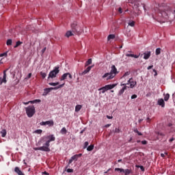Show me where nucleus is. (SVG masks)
I'll use <instances>...</instances> for the list:
<instances>
[{
	"label": "nucleus",
	"instance_id": "49530a36",
	"mask_svg": "<svg viewBox=\"0 0 175 175\" xmlns=\"http://www.w3.org/2000/svg\"><path fill=\"white\" fill-rule=\"evenodd\" d=\"M89 145V142H85V144H84V148L85 149Z\"/></svg>",
	"mask_w": 175,
	"mask_h": 175
},
{
	"label": "nucleus",
	"instance_id": "1a4fd4ad",
	"mask_svg": "<svg viewBox=\"0 0 175 175\" xmlns=\"http://www.w3.org/2000/svg\"><path fill=\"white\" fill-rule=\"evenodd\" d=\"M65 83L61 84L57 87L55 88H45L44 90L45 92L48 94H49L52 90H57L60 88H62L64 86Z\"/></svg>",
	"mask_w": 175,
	"mask_h": 175
},
{
	"label": "nucleus",
	"instance_id": "338daca9",
	"mask_svg": "<svg viewBox=\"0 0 175 175\" xmlns=\"http://www.w3.org/2000/svg\"><path fill=\"white\" fill-rule=\"evenodd\" d=\"M111 170V168H109L107 172H105V174H107L108 172Z\"/></svg>",
	"mask_w": 175,
	"mask_h": 175
},
{
	"label": "nucleus",
	"instance_id": "e2e57ef3",
	"mask_svg": "<svg viewBox=\"0 0 175 175\" xmlns=\"http://www.w3.org/2000/svg\"><path fill=\"white\" fill-rule=\"evenodd\" d=\"M48 94L46 93V92L44 90V92H43V96H46Z\"/></svg>",
	"mask_w": 175,
	"mask_h": 175
},
{
	"label": "nucleus",
	"instance_id": "a878e982",
	"mask_svg": "<svg viewBox=\"0 0 175 175\" xmlns=\"http://www.w3.org/2000/svg\"><path fill=\"white\" fill-rule=\"evenodd\" d=\"M1 137H5L6 136V134H7V131L5 129H3L1 131Z\"/></svg>",
	"mask_w": 175,
	"mask_h": 175
},
{
	"label": "nucleus",
	"instance_id": "bb28decb",
	"mask_svg": "<svg viewBox=\"0 0 175 175\" xmlns=\"http://www.w3.org/2000/svg\"><path fill=\"white\" fill-rule=\"evenodd\" d=\"M94 144H91L90 146H89L87 148V150L89 152H91L94 150Z\"/></svg>",
	"mask_w": 175,
	"mask_h": 175
},
{
	"label": "nucleus",
	"instance_id": "a211bd4d",
	"mask_svg": "<svg viewBox=\"0 0 175 175\" xmlns=\"http://www.w3.org/2000/svg\"><path fill=\"white\" fill-rule=\"evenodd\" d=\"M14 171L18 175H25L18 167H16Z\"/></svg>",
	"mask_w": 175,
	"mask_h": 175
},
{
	"label": "nucleus",
	"instance_id": "0e129e2a",
	"mask_svg": "<svg viewBox=\"0 0 175 175\" xmlns=\"http://www.w3.org/2000/svg\"><path fill=\"white\" fill-rule=\"evenodd\" d=\"M134 133H139V131H138L137 129H135V130H134Z\"/></svg>",
	"mask_w": 175,
	"mask_h": 175
},
{
	"label": "nucleus",
	"instance_id": "412c9836",
	"mask_svg": "<svg viewBox=\"0 0 175 175\" xmlns=\"http://www.w3.org/2000/svg\"><path fill=\"white\" fill-rule=\"evenodd\" d=\"M74 36V33L71 31H68L66 33V37L68 38L71 37V36Z\"/></svg>",
	"mask_w": 175,
	"mask_h": 175
},
{
	"label": "nucleus",
	"instance_id": "9d476101",
	"mask_svg": "<svg viewBox=\"0 0 175 175\" xmlns=\"http://www.w3.org/2000/svg\"><path fill=\"white\" fill-rule=\"evenodd\" d=\"M9 70V68H7L6 70H5L3 71V78L0 77V85H1L3 83H6L7 80H6V77H7V75H6V72H8Z\"/></svg>",
	"mask_w": 175,
	"mask_h": 175
},
{
	"label": "nucleus",
	"instance_id": "f3484780",
	"mask_svg": "<svg viewBox=\"0 0 175 175\" xmlns=\"http://www.w3.org/2000/svg\"><path fill=\"white\" fill-rule=\"evenodd\" d=\"M151 56V52L148 51V53H144V59L148 60Z\"/></svg>",
	"mask_w": 175,
	"mask_h": 175
},
{
	"label": "nucleus",
	"instance_id": "58836bf2",
	"mask_svg": "<svg viewBox=\"0 0 175 175\" xmlns=\"http://www.w3.org/2000/svg\"><path fill=\"white\" fill-rule=\"evenodd\" d=\"M137 167L141 169V171H142V172L145 171V168L143 165H137Z\"/></svg>",
	"mask_w": 175,
	"mask_h": 175
},
{
	"label": "nucleus",
	"instance_id": "7c9ffc66",
	"mask_svg": "<svg viewBox=\"0 0 175 175\" xmlns=\"http://www.w3.org/2000/svg\"><path fill=\"white\" fill-rule=\"evenodd\" d=\"M92 63V59H89L88 61H87L86 64H85V66H88L90 65H91Z\"/></svg>",
	"mask_w": 175,
	"mask_h": 175
},
{
	"label": "nucleus",
	"instance_id": "cd10ccee",
	"mask_svg": "<svg viewBox=\"0 0 175 175\" xmlns=\"http://www.w3.org/2000/svg\"><path fill=\"white\" fill-rule=\"evenodd\" d=\"M115 171L116 172H120V173H122V172L124 173V170L123 168L116 167V168H115Z\"/></svg>",
	"mask_w": 175,
	"mask_h": 175
},
{
	"label": "nucleus",
	"instance_id": "8fccbe9b",
	"mask_svg": "<svg viewBox=\"0 0 175 175\" xmlns=\"http://www.w3.org/2000/svg\"><path fill=\"white\" fill-rule=\"evenodd\" d=\"M4 56H7V53H3L0 55L1 57H4Z\"/></svg>",
	"mask_w": 175,
	"mask_h": 175
},
{
	"label": "nucleus",
	"instance_id": "f03ea898",
	"mask_svg": "<svg viewBox=\"0 0 175 175\" xmlns=\"http://www.w3.org/2000/svg\"><path fill=\"white\" fill-rule=\"evenodd\" d=\"M55 137L54 135H50L47 136H44L40 139V143H44L46 142V143L44 144V146H46V148H49L50 147V143L51 142H55Z\"/></svg>",
	"mask_w": 175,
	"mask_h": 175
},
{
	"label": "nucleus",
	"instance_id": "9b49d317",
	"mask_svg": "<svg viewBox=\"0 0 175 175\" xmlns=\"http://www.w3.org/2000/svg\"><path fill=\"white\" fill-rule=\"evenodd\" d=\"M34 150L36 151L40 150V151L47 152L51 151L50 148L46 147L45 145L43 146L35 148Z\"/></svg>",
	"mask_w": 175,
	"mask_h": 175
},
{
	"label": "nucleus",
	"instance_id": "6e6d98bb",
	"mask_svg": "<svg viewBox=\"0 0 175 175\" xmlns=\"http://www.w3.org/2000/svg\"><path fill=\"white\" fill-rule=\"evenodd\" d=\"M152 68H153V66H152V65L148 66V70H151Z\"/></svg>",
	"mask_w": 175,
	"mask_h": 175
},
{
	"label": "nucleus",
	"instance_id": "f8f14e48",
	"mask_svg": "<svg viewBox=\"0 0 175 175\" xmlns=\"http://www.w3.org/2000/svg\"><path fill=\"white\" fill-rule=\"evenodd\" d=\"M115 77V75L113 74H111L110 72H107L103 76V79L107 78V81L111 80Z\"/></svg>",
	"mask_w": 175,
	"mask_h": 175
},
{
	"label": "nucleus",
	"instance_id": "4d7b16f0",
	"mask_svg": "<svg viewBox=\"0 0 175 175\" xmlns=\"http://www.w3.org/2000/svg\"><path fill=\"white\" fill-rule=\"evenodd\" d=\"M160 156H161L162 158H165V155L164 153L160 154Z\"/></svg>",
	"mask_w": 175,
	"mask_h": 175
},
{
	"label": "nucleus",
	"instance_id": "5fc2aeb1",
	"mask_svg": "<svg viewBox=\"0 0 175 175\" xmlns=\"http://www.w3.org/2000/svg\"><path fill=\"white\" fill-rule=\"evenodd\" d=\"M111 126V124H107L105 126V128H109Z\"/></svg>",
	"mask_w": 175,
	"mask_h": 175
},
{
	"label": "nucleus",
	"instance_id": "e433bc0d",
	"mask_svg": "<svg viewBox=\"0 0 175 175\" xmlns=\"http://www.w3.org/2000/svg\"><path fill=\"white\" fill-rule=\"evenodd\" d=\"M59 84V82H57V83H49V85L51 86H57Z\"/></svg>",
	"mask_w": 175,
	"mask_h": 175
},
{
	"label": "nucleus",
	"instance_id": "20e7f679",
	"mask_svg": "<svg viewBox=\"0 0 175 175\" xmlns=\"http://www.w3.org/2000/svg\"><path fill=\"white\" fill-rule=\"evenodd\" d=\"M116 86V84H109V85H107L104 87H102L98 89V91H100V94H105L106 92L109 91V90H111L113 88H115V87Z\"/></svg>",
	"mask_w": 175,
	"mask_h": 175
},
{
	"label": "nucleus",
	"instance_id": "bf43d9fd",
	"mask_svg": "<svg viewBox=\"0 0 175 175\" xmlns=\"http://www.w3.org/2000/svg\"><path fill=\"white\" fill-rule=\"evenodd\" d=\"M137 134H138V136H142L143 135V134L139 131H138V133Z\"/></svg>",
	"mask_w": 175,
	"mask_h": 175
},
{
	"label": "nucleus",
	"instance_id": "423d86ee",
	"mask_svg": "<svg viewBox=\"0 0 175 175\" xmlns=\"http://www.w3.org/2000/svg\"><path fill=\"white\" fill-rule=\"evenodd\" d=\"M68 77V82L70 84H71L72 83V76L70 72H66L64 73L62 77L60 78V81H63L67 79V78Z\"/></svg>",
	"mask_w": 175,
	"mask_h": 175
},
{
	"label": "nucleus",
	"instance_id": "052dcab7",
	"mask_svg": "<svg viewBox=\"0 0 175 175\" xmlns=\"http://www.w3.org/2000/svg\"><path fill=\"white\" fill-rule=\"evenodd\" d=\"M46 48L44 47V48L42 49V53H44V52L46 51Z\"/></svg>",
	"mask_w": 175,
	"mask_h": 175
},
{
	"label": "nucleus",
	"instance_id": "c9c22d12",
	"mask_svg": "<svg viewBox=\"0 0 175 175\" xmlns=\"http://www.w3.org/2000/svg\"><path fill=\"white\" fill-rule=\"evenodd\" d=\"M12 43V40L11 39H9L7 40V46H11Z\"/></svg>",
	"mask_w": 175,
	"mask_h": 175
},
{
	"label": "nucleus",
	"instance_id": "4468645a",
	"mask_svg": "<svg viewBox=\"0 0 175 175\" xmlns=\"http://www.w3.org/2000/svg\"><path fill=\"white\" fill-rule=\"evenodd\" d=\"M120 86H123V88H122V89L119 90V93L118 94V95L119 96H122L127 88L126 83H121Z\"/></svg>",
	"mask_w": 175,
	"mask_h": 175
},
{
	"label": "nucleus",
	"instance_id": "a19ab883",
	"mask_svg": "<svg viewBox=\"0 0 175 175\" xmlns=\"http://www.w3.org/2000/svg\"><path fill=\"white\" fill-rule=\"evenodd\" d=\"M40 75L42 76L43 79H45L46 77V74L45 72H40Z\"/></svg>",
	"mask_w": 175,
	"mask_h": 175
},
{
	"label": "nucleus",
	"instance_id": "f704fd0d",
	"mask_svg": "<svg viewBox=\"0 0 175 175\" xmlns=\"http://www.w3.org/2000/svg\"><path fill=\"white\" fill-rule=\"evenodd\" d=\"M66 170L68 173H73L74 172L73 169H70V168H68V167L66 168Z\"/></svg>",
	"mask_w": 175,
	"mask_h": 175
},
{
	"label": "nucleus",
	"instance_id": "dca6fc26",
	"mask_svg": "<svg viewBox=\"0 0 175 175\" xmlns=\"http://www.w3.org/2000/svg\"><path fill=\"white\" fill-rule=\"evenodd\" d=\"M110 74L114 75V77H116V75L118 74V72L117 71V68L115 65H113L111 66V70L110 72Z\"/></svg>",
	"mask_w": 175,
	"mask_h": 175
},
{
	"label": "nucleus",
	"instance_id": "473e14b6",
	"mask_svg": "<svg viewBox=\"0 0 175 175\" xmlns=\"http://www.w3.org/2000/svg\"><path fill=\"white\" fill-rule=\"evenodd\" d=\"M161 49L160 48L156 49V55H159L161 54Z\"/></svg>",
	"mask_w": 175,
	"mask_h": 175
},
{
	"label": "nucleus",
	"instance_id": "774afa93",
	"mask_svg": "<svg viewBox=\"0 0 175 175\" xmlns=\"http://www.w3.org/2000/svg\"><path fill=\"white\" fill-rule=\"evenodd\" d=\"M132 140H133V138H132V137H131V138H130V140H129V142H132Z\"/></svg>",
	"mask_w": 175,
	"mask_h": 175
},
{
	"label": "nucleus",
	"instance_id": "a18cd8bd",
	"mask_svg": "<svg viewBox=\"0 0 175 175\" xmlns=\"http://www.w3.org/2000/svg\"><path fill=\"white\" fill-rule=\"evenodd\" d=\"M133 81V78H130V79H129V81H127V85L131 84V83Z\"/></svg>",
	"mask_w": 175,
	"mask_h": 175
},
{
	"label": "nucleus",
	"instance_id": "3c124183",
	"mask_svg": "<svg viewBox=\"0 0 175 175\" xmlns=\"http://www.w3.org/2000/svg\"><path fill=\"white\" fill-rule=\"evenodd\" d=\"M150 122H151V119L150 118H146V122L150 123Z\"/></svg>",
	"mask_w": 175,
	"mask_h": 175
},
{
	"label": "nucleus",
	"instance_id": "de8ad7c7",
	"mask_svg": "<svg viewBox=\"0 0 175 175\" xmlns=\"http://www.w3.org/2000/svg\"><path fill=\"white\" fill-rule=\"evenodd\" d=\"M115 133H120V129H115Z\"/></svg>",
	"mask_w": 175,
	"mask_h": 175
},
{
	"label": "nucleus",
	"instance_id": "c756f323",
	"mask_svg": "<svg viewBox=\"0 0 175 175\" xmlns=\"http://www.w3.org/2000/svg\"><path fill=\"white\" fill-rule=\"evenodd\" d=\"M21 44H23V42L21 41H18L16 42V45L14 46V49L18 48L19 46H21Z\"/></svg>",
	"mask_w": 175,
	"mask_h": 175
},
{
	"label": "nucleus",
	"instance_id": "f257e3e1",
	"mask_svg": "<svg viewBox=\"0 0 175 175\" xmlns=\"http://www.w3.org/2000/svg\"><path fill=\"white\" fill-rule=\"evenodd\" d=\"M154 10L156 11V15H153V18L157 20L159 23H165L169 20L171 13L175 14V10L172 11V8L168 5L160 6Z\"/></svg>",
	"mask_w": 175,
	"mask_h": 175
},
{
	"label": "nucleus",
	"instance_id": "37998d69",
	"mask_svg": "<svg viewBox=\"0 0 175 175\" xmlns=\"http://www.w3.org/2000/svg\"><path fill=\"white\" fill-rule=\"evenodd\" d=\"M137 98V94H133L132 96H131V99H136Z\"/></svg>",
	"mask_w": 175,
	"mask_h": 175
},
{
	"label": "nucleus",
	"instance_id": "2eb2a0df",
	"mask_svg": "<svg viewBox=\"0 0 175 175\" xmlns=\"http://www.w3.org/2000/svg\"><path fill=\"white\" fill-rule=\"evenodd\" d=\"M94 67V66H90L87 68V69H85L83 72H82V73H80V75L83 76L87 75L88 73L90 72V71L91 70V69Z\"/></svg>",
	"mask_w": 175,
	"mask_h": 175
},
{
	"label": "nucleus",
	"instance_id": "680f3d73",
	"mask_svg": "<svg viewBox=\"0 0 175 175\" xmlns=\"http://www.w3.org/2000/svg\"><path fill=\"white\" fill-rule=\"evenodd\" d=\"M43 174H44V175H49V172H47L46 171L43 172Z\"/></svg>",
	"mask_w": 175,
	"mask_h": 175
},
{
	"label": "nucleus",
	"instance_id": "72a5a7b5",
	"mask_svg": "<svg viewBox=\"0 0 175 175\" xmlns=\"http://www.w3.org/2000/svg\"><path fill=\"white\" fill-rule=\"evenodd\" d=\"M42 133V130H41V129L36 130V131L33 132V133L39 134V135H40Z\"/></svg>",
	"mask_w": 175,
	"mask_h": 175
},
{
	"label": "nucleus",
	"instance_id": "ea45409f",
	"mask_svg": "<svg viewBox=\"0 0 175 175\" xmlns=\"http://www.w3.org/2000/svg\"><path fill=\"white\" fill-rule=\"evenodd\" d=\"M41 100L40 99H36L34 100L30 101L31 103H40Z\"/></svg>",
	"mask_w": 175,
	"mask_h": 175
},
{
	"label": "nucleus",
	"instance_id": "aec40b11",
	"mask_svg": "<svg viewBox=\"0 0 175 175\" xmlns=\"http://www.w3.org/2000/svg\"><path fill=\"white\" fill-rule=\"evenodd\" d=\"M126 57H133V58L138 59V58L139 57V55H134V54L127 53V54H126Z\"/></svg>",
	"mask_w": 175,
	"mask_h": 175
},
{
	"label": "nucleus",
	"instance_id": "4c0bfd02",
	"mask_svg": "<svg viewBox=\"0 0 175 175\" xmlns=\"http://www.w3.org/2000/svg\"><path fill=\"white\" fill-rule=\"evenodd\" d=\"M130 75H131V72L130 71H127V72H124V75H123V77H128Z\"/></svg>",
	"mask_w": 175,
	"mask_h": 175
},
{
	"label": "nucleus",
	"instance_id": "c03bdc74",
	"mask_svg": "<svg viewBox=\"0 0 175 175\" xmlns=\"http://www.w3.org/2000/svg\"><path fill=\"white\" fill-rule=\"evenodd\" d=\"M141 144H142V145H146L148 144V142L146 140H142L141 142Z\"/></svg>",
	"mask_w": 175,
	"mask_h": 175
},
{
	"label": "nucleus",
	"instance_id": "2f4dec72",
	"mask_svg": "<svg viewBox=\"0 0 175 175\" xmlns=\"http://www.w3.org/2000/svg\"><path fill=\"white\" fill-rule=\"evenodd\" d=\"M115 38H116L115 35H113V34H110V35L108 36V40H113V39H115Z\"/></svg>",
	"mask_w": 175,
	"mask_h": 175
},
{
	"label": "nucleus",
	"instance_id": "4be33fe9",
	"mask_svg": "<svg viewBox=\"0 0 175 175\" xmlns=\"http://www.w3.org/2000/svg\"><path fill=\"white\" fill-rule=\"evenodd\" d=\"M136 85H137V81H134L133 80L131 81L130 83V88L131 89L134 88Z\"/></svg>",
	"mask_w": 175,
	"mask_h": 175
},
{
	"label": "nucleus",
	"instance_id": "0eeeda50",
	"mask_svg": "<svg viewBox=\"0 0 175 175\" xmlns=\"http://www.w3.org/2000/svg\"><path fill=\"white\" fill-rule=\"evenodd\" d=\"M71 28L72 32L75 34H79V33L80 32L79 26L77 25V22H73V23H72Z\"/></svg>",
	"mask_w": 175,
	"mask_h": 175
},
{
	"label": "nucleus",
	"instance_id": "393cba45",
	"mask_svg": "<svg viewBox=\"0 0 175 175\" xmlns=\"http://www.w3.org/2000/svg\"><path fill=\"white\" fill-rule=\"evenodd\" d=\"M82 108V105H77L75 107V111L76 112H79L80 111V110Z\"/></svg>",
	"mask_w": 175,
	"mask_h": 175
},
{
	"label": "nucleus",
	"instance_id": "79ce46f5",
	"mask_svg": "<svg viewBox=\"0 0 175 175\" xmlns=\"http://www.w3.org/2000/svg\"><path fill=\"white\" fill-rule=\"evenodd\" d=\"M129 25H130V27H135V21L130 22Z\"/></svg>",
	"mask_w": 175,
	"mask_h": 175
},
{
	"label": "nucleus",
	"instance_id": "6ab92c4d",
	"mask_svg": "<svg viewBox=\"0 0 175 175\" xmlns=\"http://www.w3.org/2000/svg\"><path fill=\"white\" fill-rule=\"evenodd\" d=\"M157 103L159 104V105L161 106V107H165V101L163 98L159 99Z\"/></svg>",
	"mask_w": 175,
	"mask_h": 175
},
{
	"label": "nucleus",
	"instance_id": "7ed1b4c3",
	"mask_svg": "<svg viewBox=\"0 0 175 175\" xmlns=\"http://www.w3.org/2000/svg\"><path fill=\"white\" fill-rule=\"evenodd\" d=\"M25 111L28 118H32L36 113V108L33 105L25 107Z\"/></svg>",
	"mask_w": 175,
	"mask_h": 175
},
{
	"label": "nucleus",
	"instance_id": "39448f33",
	"mask_svg": "<svg viewBox=\"0 0 175 175\" xmlns=\"http://www.w3.org/2000/svg\"><path fill=\"white\" fill-rule=\"evenodd\" d=\"M59 73V67L56 66L54 68V70L50 72L48 79H55L57 75Z\"/></svg>",
	"mask_w": 175,
	"mask_h": 175
},
{
	"label": "nucleus",
	"instance_id": "5701e85b",
	"mask_svg": "<svg viewBox=\"0 0 175 175\" xmlns=\"http://www.w3.org/2000/svg\"><path fill=\"white\" fill-rule=\"evenodd\" d=\"M68 131L66 127H63L62 129L60 131V133L62 135H66Z\"/></svg>",
	"mask_w": 175,
	"mask_h": 175
},
{
	"label": "nucleus",
	"instance_id": "13d9d810",
	"mask_svg": "<svg viewBox=\"0 0 175 175\" xmlns=\"http://www.w3.org/2000/svg\"><path fill=\"white\" fill-rule=\"evenodd\" d=\"M174 141V137H172L170 139V142H172Z\"/></svg>",
	"mask_w": 175,
	"mask_h": 175
},
{
	"label": "nucleus",
	"instance_id": "ddd939ff",
	"mask_svg": "<svg viewBox=\"0 0 175 175\" xmlns=\"http://www.w3.org/2000/svg\"><path fill=\"white\" fill-rule=\"evenodd\" d=\"M40 125L41 126L49 125V126H53L54 122H53V120H48V121H46V122L43 121V122H40Z\"/></svg>",
	"mask_w": 175,
	"mask_h": 175
},
{
	"label": "nucleus",
	"instance_id": "6e6552de",
	"mask_svg": "<svg viewBox=\"0 0 175 175\" xmlns=\"http://www.w3.org/2000/svg\"><path fill=\"white\" fill-rule=\"evenodd\" d=\"M82 156V154L80 153V154H75L73 155L70 159L68 161V165L66 166V169L68 168V167L70 166V165L74 161H77V159L81 157Z\"/></svg>",
	"mask_w": 175,
	"mask_h": 175
},
{
	"label": "nucleus",
	"instance_id": "09e8293b",
	"mask_svg": "<svg viewBox=\"0 0 175 175\" xmlns=\"http://www.w3.org/2000/svg\"><path fill=\"white\" fill-rule=\"evenodd\" d=\"M32 74L31 73H29V75H27V77H26V79H29L31 77Z\"/></svg>",
	"mask_w": 175,
	"mask_h": 175
},
{
	"label": "nucleus",
	"instance_id": "69168bd1",
	"mask_svg": "<svg viewBox=\"0 0 175 175\" xmlns=\"http://www.w3.org/2000/svg\"><path fill=\"white\" fill-rule=\"evenodd\" d=\"M29 103H30V101L27 102V103H24V105H29Z\"/></svg>",
	"mask_w": 175,
	"mask_h": 175
},
{
	"label": "nucleus",
	"instance_id": "c85d7f7f",
	"mask_svg": "<svg viewBox=\"0 0 175 175\" xmlns=\"http://www.w3.org/2000/svg\"><path fill=\"white\" fill-rule=\"evenodd\" d=\"M170 94H167L165 96H164V100L165 102L168 101V100L170 99Z\"/></svg>",
	"mask_w": 175,
	"mask_h": 175
},
{
	"label": "nucleus",
	"instance_id": "b1692460",
	"mask_svg": "<svg viewBox=\"0 0 175 175\" xmlns=\"http://www.w3.org/2000/svg\"><path fill=\"white\" fill-rule=\"evenodd\" d=\"M132 172L131 170L126 169L124 171H123V173H124V175H129Z\"/></svg>",
	"mask_w": 175,
	"mask_h": 175
},
{
	"label": "nucleus",
	"instance_id": "864d4df0",
	"mask_svg": "<svg viewBox=\"0 0 175 175\" xmlns=\"http://www.w3.org/2000/svg\"><path fill=\"white\" fill-rule=\"evenodd\" d=\"M107 119H109V120H112L113 119V116H107Z\"/></svg>",
	"mask_w": 175,
	"mask_h": 175
},
{
	"label": "nucleus",
	"instance_id": "603ef678",
	"mask_svg": "<svg viewBox=\"0 0 175 175\" xmlns=\"http://www.w3.org/2000/svg\"><path fill=\"white\" fill-rule=\"evenodd\" d=\"M118 11H119V13H122V8H121V7L119 8L118 10Z\"/></svg>",
	"mask_w": 175,
	"mask_h": 175
}]
</instances>
